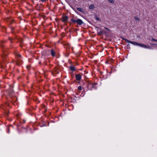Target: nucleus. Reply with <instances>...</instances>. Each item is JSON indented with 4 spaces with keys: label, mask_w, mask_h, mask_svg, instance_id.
Segmentation results:
<instances>
[{
    "label": "nucleus",
    "mask_w": 157,
    "mask_h": 157,
    "mask_svg": "<svg viewBox=\"0 0 157 157\" xmlns=\"http://www.w3.org/2000/svg\"><path fill=\"white\" fill-rule=\"evenodd\" d=\"M108 1L111 3H114L113 0H108Z\"/></svg>",
    "instance_id": "obj_14"
},
{
    "label": "nucleus",
    "mask_w": 157,
    "mask_h": 157,
    "mask_svg": "<svg viewBox=\"0 0 157 157\" xmlns=\"http://www.w3.org/2000/svg\"><path fill=\"white\" fill-rule=\"evenodd\" d=\"M17 64L18 65H20L21 64V61L19 59H17Z\"/></svg>",
    "instance_id": "obj_8"
},
{
    "label": "nucleus",
    "mask_w": 157,
    "mask_h": 157,
    "mask_svg": "<svg viewBox=\"0 0 157 157\" xmlns=\"http://www.w3.org/2000/svg\"><path fill=\"white\" fill-rule=\"evenodd\" d=\"M13 92V90H11V89L10 90V91H9L10 94H12Z\"/></svg>",
    "instance_id": "obj_13"
},
{
    "label": "nucleus",
    "mask_w": 157,
    "mask_h": 157,
    "mask_svg": "<svg viewBox=\"0 0 157 157\" xmlns=\"http://www.w3.org/2000/svg\"><path fill=\"white\" fill-rule=\"evenodd\" d=\"M59 71L58 68L57 67H56L54 70V73L56 74L59 73Z\"/></svg>",
    "instance_id": "obj_5"
},
{
    "label": "nucleus",
    "mask_w": 157,
    "mask_h": 157,
    "mask_svg": "<svg viewBox=\"0 0 157 157\" xmlns=\"http://www.w3.org/2000/svg\"><path fill=\"white\" fill-rule=\"evenodd\" d=\"M68 17L67 16H64L62 17V21L63 22H65L67 21Z\"/></svg>",
    "instance_id": "obj_4"
},
{
    "label": "nucleus",
    "mask_w": 157,
    "mask_h": 157,
    "mask_svg": "<svg viewBox=\"0 0 157 157\" xmlns=\"http://www.w3.org/2000/svg\"><path fill=\"white\" fill-rule=\"evenodd\" d=\"M76 79L78 81H79L81 78V76L79 74H76L75 75Z\"/></svg>",
    "instance_id": "obj_3"
},
{
    "label": "nucleus",
    "mask_w": 157,
    "mask_h": 157,
    "mask_svg": "<svg viewBox=\"0 0 157 157\" xmlns=\"http://www.w3.org/2000/svg\"><path fill=\"white\" fill-rule=\"evenodd\" d=\"M78 89L80 90H82V87L81 86H79L78 87Z\"/></svg>",
    "instance_id": "obj_15"
},
{
    "label": "nucleus",
    "mask_w": 157,
    "mask_h": 157,
    "mask_svg": "<svg viewBox=\"0 0 157 157\" xmlns=\"http://www.w3.org/2000/svg\"><path fill=\"white\" fill-rule=\"evenodd\" d=\"M7 55V54H5V53H3V57H4V56H6Z\"/></svg>",
    "instance_id": "obj_19"
},
{
    "label": "nucleus",
    "mask_w": 157,
    "mask_h": 157,
    "mask_svg": "<svg viewBox=\"0 0 157 157\" xmlns=\"http://www.w3.org/2000/svg\"><path fill=\"white\" fill-rule=\"evenodd\" d=\"M134 18L136 21H139V18L138 17L136 16L134 17Z\"/></svg>",
    "instance_id": "obj_11"
},
{
    "label": "nucleus",
    "mask_w": 157,
    "mask_h": 157,
    "mask_svg": "<svg viewBox=\"0 0 157 157\" xmlns=\"http://www.w3.org/2000/svg\"><path fill=\"white\" fill-rule=\"evenodd\" d=\"M70 69L71 71H75V68L74 67L72 66H71L70 67Z\"/></svg>",
    "instance_id": "obj_9"
},
{
    "label": "nucleus",
    "mask_w": 157,
    "mask_h": 157,
    "mask_svg": "<svg viewBox=\"0 0 157 157\" xmlns=\"http://www.w3.org/2000/svg\"><path fill=\"white\" fill-rule=\"evenodd\" d=\"M99 34H102V32L101 31H100L99 32Z\"/></svg>",
    "instance_id": "obj_21"
},
{
    "label": "nucleus",
    "mask_w": 157,
    "mask_h": 157,
    "mask_svg": "<svg viewBox=\"0 0 157 157\" xmlns=\"http://www.w3.org/2000/svg\"><path fill=\"white\" fill-rule=\"evenodd\" d=\"M71 20L73 23L75 24L76 23L78 25H81L84 23L82 20L79 18H77V19L72 18L71 19Z\"/></svg>",
    "instance_id": "obj_2"
},
{
    "label": "nucleus",
    "mask_w": 157,
    "mask_h": 157,
    "mask_svg": "<svg viewBox=\"0 0 157 157\" xmlns=\"http://www.w3.org/2000/svg\"><path fill=\"white\" fill-rule=\"evenodd\" d=\"M0 45L2 47L3 46V45L2 44H0Z\"/></svg>",
    "instance_id": "obj_23"
},
{
    "label": "nucleus",
    "mask_w": 157,
    "mask_h": 157,
    "mask_svg": "<svg viewBox=\"0 0 157 157\" xmlns=\"http://www.w3.org/2000/svg\"><path fill=\"white\" fill-rule=\"evenodd\" d=\"M123 40H124L126 42H127V43H130L132 44L135 46H139L142 48H151L150 46H148L143 44L138 43L129 40L124 38H123Z\"/></svg>",
    "instance_id": "obj_1"
},
{
    "label": "nucleus",
    "mask_w": 157,
    "mask_h": 157,
    "mask_svg": "<svg viewBox=\"0 0 157 157\" xmlns=\"http://www.w3.org/2000/svg\"><path fill=\"white\" fill-rule=\"evenodd\" d=\"M77 9L78 11L80 12H82V9L81 8H77Z\"/></svg>",
    "instance_id": "obj_10"
},
{
    "label": "nucleus",
    "mask_w": 157,
    "mask_h": 157,
    "mask_svg": "<svg viewBox=\"0 0 157 157\" xmlns=\"http://www.w3.org/2000/svg\"><path fill=\"white\" fill-rule=\"evenodd\" d=\"M41 0L42 2H44L45 1H46V0Z\"/></svg>",
    "instance_id": "obj_22"
},
{
    "label": "nucleus",
    "mask_w": 157,
    "mask_h": 157,
    "mask_svg": "<svg viewBox=\"0 0 157 157\" xmlns=\"http://www.w3.org/2000/svg\"><path fill=\"white\" fill-rule=\"evenodd\" d=\"M94 6L93 4L90 5L89 7V8L90 9H92L94 8Z\"/></svg>",
    "instance_id": "obj_7"
},
{
    "label": "nucleus",
    "mask_w": 157,
    "mask_h": 157,
    "mask_svg": "<svg viewBox=\"0 0 157 157\" xmlns=\"http://www.w3.org/2000/svg\"><path fill=\"white\" fill-rule=\"evenodd\" d=\"M151 45H157V44H154V43H151Z\"/></svg>",
    "instance_id": "obj_18"
},
{
    "label": "nucleus",
    "mask_w": 157,
    "mask_h": 157,
    "mask_svg": "<svg viewBox=\"0 0 157 157\" xmlns=\"http://www.w3.org/2000/svg\"><path fill=\"white\" fill-rule=\"evenodd\" d=\"M151 40L152 41H156L157 42V40H155V39L152 38L151 39Z\"/></svg>",
    "instance_id": "obj_12"
},
{
    "label": "nucleus",
    "mask_w": 157,
    "mask_h": 157,
    "mask_svg": "<svg viewBox=\"0 0 157 157\" xmlns=\"http://www.w3.org/2000/svg\"><path fill=\"white\" fill-rule=\"evenodd\" d=\"M17 56L18 57H21V55L20 54H17Z\"/></svg>",
    "instance_id": "obj_16"
},
{
    "label": "nucleus",
    "mask_w": 157,
    "mask_h": 157,
    "mask_svg": "<svg viewBox=\"0 0 157 157\" xmlns=\"http://www.w3.org/2000/svg\"><path fill=\"white\" fill-rule=\"evenodd\" d=\"M51 55L54 56H55V52L54 51V50L53 49H52L51 50Z\"/></svg>",
    "instance_id": "obj_6"
},
{
    "label": "nucleus",
    "mask_w": 157,
    "mask_h": 157,
    "mask_svg": "<svg viewBox=\"0 0 157 157\" xmlns=\"http://www.w3.org/2000/svg\"><path fill=\"white\" fill-rule=\"evenodd\" d=\"M96 20L97 21H99V19L98 17H96Z\"/></svg>",
    "instance_id": "obj_17"
},
{
    "label": "nucleus",
    "mask_w": 157,
    "mask_h": 157,
    "mask_svg": "<svg viewBox=\"0 0 157 157\" xmlns=\"http://www.w3.org/2000/svg\"><path fill=\"white\" fill-rule=\"evenodd\" d=\"M105 29L108 30H109V29L108 28H107L106 27H105Z\"/></svg>",
    "instance_id": "obj_20"
}]
</instances>
